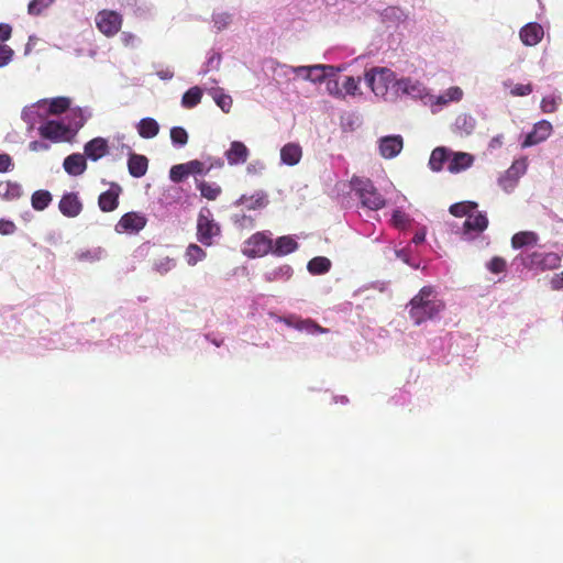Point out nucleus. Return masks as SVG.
<instances>
[{
    "label": "nucleus",
    "mask_w": 563,
    "mask_h": 563,
    "mask_svg": "<svg viewBox=\"0 0 563 563\" xmlns=\"http://www.w3.org/2000/svg\"><path fill=\"white\" fill-rule=\"evenodd\" d=\"M90 117L88 109H71L63 120L46 119L40 125L38 133L52 142L70 141Z\"/></svg>",
    "instance_id": "1"
},
{
    "label": "nucleus",
    "mask_w": 563,
    "mask_h": 563,
    "mask_svg": "<svg viewBox=\"0 0 563 563\" xmlns=\"http://www.w3.org/2000/svg\"><path fill=\"white\" fill-rule=\"evenodd\" d=\"M46 119L49 115H57L69 109L70 100L66 97H57L53 99H42Z\"/></svg>",
    "instance_id": "30"
},
{
    "label": "nucleus",
    "mask_w": 563,
    "mask_h": 563,
    "mask_svg": "<svg viewBox=\"0 0 563 563\" xmlns=\"http://www.w3.org/2000/svg\"><path fill=\"white\" fill-rule=\"evenodd\" d=\"M107 256V252L101 246L79 249L75 252V258L80 263L95 264Z\"/></svg>",
    "instance_id": "24"
},
{
    "label": "nucleus",
    "mask_w": 563,
    "mask_h": 563,
    "mask_svg": "<svg viewBox=\"0 0 563 563\" xmlns=\"http://www.w3.org/2000/svg\"><path fill=\"white\" fill-rule=\"evenodd\" d=\"M360 82L361 78L345 76L341 85L342 100H344L346 97H361L362 91L360 88Z\"/></svg>",
    "instance_id": "35"
},
{
    "label": "nucleus",
    "mask_w": 563,
    "mask_h": 563,
    "mask_svg": "<svg viewBox=\"0 0 563 563\" xmlns=\"http://www.w3.org/2000/svg\"><path fill=\"white\" fill-rule=\"evenodd\" d=\"M302 156L301 146L297 143H287L280 148V162L284 165L295 166Z\"/></svg>",
    "instance_id": "28"
},
{
    "label": "nucleus",
    "mask_w": 563,
    "mask_h": 563,
    "mask_svg": "<svg viewBox=\"0 0 563 563\" xmlns=\"http://www.w3.org/2000/svg\"><path fill=\"white\" fill-rule=\"evenodd\" d=\"M221 233L220 225L214 221L208 208H201L197 219V239L206 246L213 243V239Z\"/></svg>",
    "instance_id": "5"
},
{
    "label": "nucleus",
    "mask_w": 563,
    "mask_h": 563,
    "mask_svg": "<svg viewBox=\"0 0 563 563\" xmlns=\"http://www.w3.org/2000/svg\"><path fill=\"white\" fill-rule=\"evenodd\" d=\"M476 123V119L473 115L461 113L454 120L452 132L462 137L468 136L474 132Z\"/></svg>",
    "instance_id": "22"
},
{
    "label": "nucleus",
    "mask_w": 563,
    "mask_h": 563,
    "mask_svg": "<svg viewBox=\"0 0 563 563\" xmlns=\"http://www.w3.org/2000/svg\"><path fill=\"white\" fill-rule=\"evenodd\" d=\"M550 286L552 290H563V272L552 276Z\"/></svg>",
    "instance_id": "63"
},
{
    "label": "nucleus",
    "mask_w": 563,
    "mask_h": 563,
    "mask_svg": "<svg viewBox=\"0 0 563 563\" xmlns=\"http://www.w3.org/2000/svg\"><path fill=\"white\" fill-rule=\"evenodd\" d=\"M29 148L32 152H44L49 148V144L45 141H32L29 144Z\"/></svg>",
    "instance_id": "64"
},
{
    "label": "nucleus",
    "mask_w": 563,
    "mask_h": 563,
    "mask_svg": "<svg viewBox=\"0 0 563 563\" xmlns=\"http://www.w3.org/2000/svg\"><path fill=\"white\" fill-rule=\"evenodd\" d=\"M284 321L289 325V327H294L300 331H303L308 334H311V335H317V334H320V333H325L328 332V329H324L322 327H320L319 324L310 321V320H297L296 322H292L290 320H287V319H284Z\"/></svg>",
    "instance_id": "36"
},
{
    "label": "nucleus",
    "mask_w": 563,
    "mask_h": 563,
    "mask_svg": "<svg viewBox=\"0 0 563 563\" xmlns=\"http://www.w3.org/2000/svg\"><path fill=\"white\" fill-rule=\"evenodd\" d=\"M364 80L376 97L386 98L389 89L395 92V82L398 78L387 67H372L365 71Z\"/></svg>",
    "instance_id": "3"
},
{
    "label": "nucleus",
    "mask_w": 563,
    "mask_h": 563,
    "mask_svg": "<svg viewBox=\"0 0 563 563\" xmlns=\"http://www.w3.org/2000/svg\"><path fill=\"white\" fill-rule=\"evenodd\" d=\"M560 264L561 256L554 252H533L529 254L527 260L525 261V265L527 267L540 271H552L558 268Z\"/></svg>",
    "instance_id": "11"
},
{
    "label": "nucleus",
    "mask_w": 563,
    "mask_h": 563,
    "mask_svg": "<svg viewBox=\"0 0 563 563\" xmlns=\"http://www.w3.org/2000/svg\"><path fill=\"white\" fill-rule=\"evenodd\" d=\"M137 133L143 139H153L159 132V124L153 118H144L136 125Z\"/></svg>",
    "instance_id": "34"
},
{
    "label": "nucleus",
    "mask_w": 563,
    "mask_h": 563,
    "mask_svg": "<svg viewBox=\"0 0 563 563\" xmlns=\"http://www.w3.org/2000/svg\"><path fill=\"white\" fill-rule=\"evenodd\" d=\"M538 241L536 233L526 231L516 233L511 239V245L514 249H520L527 245H534Z\"/></svg>",
    "instance_id": "45"
},
{
    "label": "nucleus",
    "mask_w": 563,
    "mask_h": 563,
    "mask_svg": "<svg viewBox=\"0 0 563 563\" xmlns=\"http://www.w3.org/2000/svg\"><path fill=\"white\" fill-rule=\"evenodd\" d=\"M346 70L345 65L340 66H333L332 70L328 74V78L324 80L323 84H325V92L335 98L342 100V91H341V85L342 81H340L339 74L341 71Z\"/></svg>",
    "instance_id": "19"
},
{
    "label": "nucleus",
    "mask_w": 563,
    "mask_h": 563,
    "mask_svg": "<svg viewBox=\"0 0 563 563\" xmlns=\"http://www.w3.org/2000/svg\"><path fill=\"white\" fill-rule=\"evenodd\" d=\"M544 36V29L537 22H529L519 30V38L525 46H537Z\"/></svg>",
    "instance_id": "14"
},
{
    "label": "nucleus",
    "mask_w": 563,
    "mask_h": 563,
    "mask_svg": "<svg viewBox=\"0 0 563 563\" xmlns=\"http://www.w3.org/2000/svg\"><path fill=\"white\" fill-rule=\"evenodd\" d=\"M477 208V203L473 201H462L454 203L450 207L451 214L455 217L470 216L472 212H475Z\"/></svg>",
    "instance_id": "47"
},
{
    "label": "nucleus",
    "mask_w": 563,
    "mask_h": 563,
    "mask_svg": "<svg viewBox=\"0 0 563 563\" xmlns=\"http://www.w3.org/2000/svg\"><path fill=\"white\" fill-rule=\"evenodd\" d=\"M185 166L188 170V174H198V175L207 174L205 163H202L198 159H194L188 163H185Z\"/></svg>",
    "instance_id": "58"
},
{
    "label": "nucleus",
    "mask_w": 563,
    "mask_h": 563,
    "mask_svg": "<svg viewBox=\"0 0 563 563\" xmlns=\"http://www.w3.org/2000/svg\"><path fill=\"white\" fill-rule=\"evenodd\" d=\"M43 104L45 103L38 100L22 110L21 118L29 125L30 130L34 128L37 121L44 122L46 120Z\"/></svg>",
    "instance_id": "20"
},
{
    "label": "nucleus",
    "mask_w": 563,
    "mask_h": 563,
    "mask_svg": "<svg viewBox=\"0 0 563 563\" xmlns=\"http://www.w3.org/2000/svg\"><path fill=\"white\" fill-rule=\"evenodd\" d=\"M551 131H552V125L550 122H548L545 120L538 122L534 125L533 131L530 132L526 136V139L522 143V146L529 147V146H532V145H536L538 143L545 141L550 136Z\"/></svg>",
    "instance_id": "18"
},
{
    "label": "nucleus",
    "mask_w": 563,
    "mask_h": 563,
    "mask_svg": "<svg viewBox=\"0 0 563 563\" xmlns=\"http://www.w3.org/2000/svg\"><path fill=\"white\" fill-rule=\"evenodd\" d=\"M332 67L333 65L325 64L310 65V82L314 85L323 84Z\"/></svg>",
    "instance_id": "41"
},
{
    "label": "nucleus",
    "mask_w": 563,
    "mask_h": 563,
    "mask_svg": "<svg viewBox=\"0 0 563 563\" xmlns=\"http://www.w3.org/2000/svg\"><path fill=\"white\" fill-rule=\"evenodd\" d=\"M298 247L297 242L291 236H282L276 240L275 246L272 247L274 254L278 256L287 255Z\"/></svg>",
    "instance_id": "39"
},
{
    "label": "nucleus",
    "mask_w": 563,
    "mask_h": 563,
    "mask_svg": "<svg viewBox=\"0 0 563 563\" xmlns=\"http://www.w3.org/2000/svg\"><path fill=\"white\" fill-rule=\"evenodd\" d=\"M527 161L525 158L517 159L512 165L498 178V185L505 192H511L520 179L527 172Z\"/></svg>",
    "instance_id": "10"
},
{
    "label": "nucleus",
    "mask_w": 563,
    "mask_h": 563,
    "mask_svg": "<svg viewBox=\"0 0 563 563\" xmlns=\"http://www.w3.org/2000/svg\"><path fill=\"white\" fill-rule=\"evenodd\" d=\"M330 260L323 256L313 257L307 265V269L313 275L324 274L330 269Z\"/></svg>",
    "instance_id": "44"
},
{
    "label": "nucleus",
    "mask_w": 563,
    "mask_h": 563,
    "mask_svg": "<svg viewBox=\"0 0 563 563\" xmlns=\"http://www.w3.org/2000/svg\"><path fill=\"white\" fill-rule=\"evenodd\" d=\"M395 95L398 97L407 96L413 100H420L424 106H427L430 90L418 79L401 77L398 78L397 82H395Z\"/></svg>",
    "instance_id": "6"
},
{
    "label": "nucleus",
    "mask_w": 563,
    "mask_h": 563,
    "mask_svg": "<svg viewBox=\"0 0 563 563\" xmlns=\"http://www.w3.org/2000/svg\"><path fill=\"white\" fill-rule=\"evenodd\" d=\"M233 219L234 223L242 229L253 227V219L246 214H235Z\"/></svg>",
    "instance_id": "61"
},
{
    "label": "nucleus",
    "mask_w": 563,
    "mask_h": 563,
    "mask_svg": "<svg viewBox=\"0 0 563 563\" xmlns=\"http://www.w3.org/2000/svg\"><path fill=\"white\" fill-rule=\"evenodd\" d=\"M234 205L244 206L247 210L263 209L268 205L267 194L263 190H258L251 196L243 195L234 202Z\"/></svg>",
    "instance_id": "21"
},
{
    "label": "nucleus",
    "mask_w": 563,
    "mask_h": 563,
    "mask_svg": "<svg viewBox=\"0 0 563 563\" xmlns=\"http://www.w3.org/2000/svg\"><path fill=\"white\" fill-rule=\"evenodd\" d=\"M175 266H176V261L168 256L157 258L153 264L154 271H156L161 275L167 274L173 268H175Z\"/></svg>",
    "instance_id": "50"
},
{
    "label": "nucleus",
    "mask_w": 563,
    "mask_h": 563,
    "mask_svg": "<svg viewBox=\"0 0 563 563\" xmlns=\"http://www.w3.org/2000/svg\"><path fill=\"white\" fill-rule=\"evenodd\" d=\"M120 191V186L112 185L109 190L102 192L98 200L100 209L104 212L113 211L118 207Z\"/></svg>",
    "instance_id": "29"
},
{
    "label": "nucleus",
    "mask_w": 563,
    "mask_h": 563,
    "mask_svg": "<svg viewBox=\"0 0 563 563\" xmlns=\"http://www.w3.org/2000/svg\"><path fill=\"white\" fill-rule=\"evenodd\" d=\"M98 30L106 36L115 35L122 25V15L112 10H102L95 18Z\"/></svg>",
    "instance_id": "9"
},
{
    "label": "nucleus",
    "mask_w": 563,
    "mask_h": 563,
    "mask_svg": "<svg viewBox=\"0 0 563 563\" xmlns=\"http://www.w3.org/2000/svg\"><path fill=\"white\" fill-rule=\"evenodd\" d=\"M488 225V219L484 213L472 212L464 222L463 236L465 240H472L482 233Z\"/></svg>",
    "instance_id": "15"
},
{
    "label": "nucleus",
    "mask_w": 563,
    "mask_h": 563,
    "mask_svg": "<svg viewBox=\"0 0 563 563\" xmlns=\"http://www.w3.org/2000/svg\"><path fill=\"white\" fill-rule=\"evenodd\" d=\"M504 88H510V95L512 97H525L532 92V85L531 84H516L514 85L510 79H506L503 81Z\"/></svg>",
    "instance_id": "48"
},
{
    "label": "nucleus",
    "mask_w": 563,
    "mask_h": 563,
    "mask_svg": "<svg viewBox=\"0 0 563 563\" xmlns=\"http://www.w3.org/2000/svg\"><path fill=\"white\" fill-rule=\"evenodd\" d=\"M445 305L432 286H424L409 302V316L416 325L433 320L444 310Z\"/></svg>",
    "instance_id": "2"
},
{
    "label": "nucleus",
    "mask_w": 563,
    "mask_h": 563,
    "mask_svg": "<svg viewBox=\"0 0 563 563\" xmlns=\"http://www.w3.org/2000/svg\"><path fill=\"white\" fill-rule=\"evenodd\" d=\"M222 62V55L219 52L213 49L207 53V58L203 65L201 66L200 74L206 75L212 70H218L220 68Z\"/></svg>",
    "instance_id": "43"
},
{
    "label": "nucleus",
    "mask_w": 563,
    "mask_h": 563,
    "mask_svg": "<svg viewBox=\"0 0 563 563\" xmlns=\"http://www.w3.org/2000/svg\"><path fill=\"white\" fill-rule=\"evenodd\" d=\"M250 155L247 146L240 141H233L230 143V147L224 152V156L230 166H236L244 164Z\"/></svg>",
    "instance_id": "16"
},
{
    "label": "nucleus",
    "mask_w": 563,
    "mask_h": 563,
    "mask_svg": "<svg viewBox=\"0 0 563 563\" xmlns=\"http://www.w3.org/2000/svg\"><path fill=\"white\" fill-rule=\"evenodd\" d=\"M411 219L410 217L402 210V207H397L391 217V223L398 228L404 229L410 223Z\"/></svg>",
    "instance_id": "51"
},
{
    "label": "nucleus",
    "mask_w": 563,
    "mask_h": 563,
    "mask_svg": "<svg viewBox=\"0 0 563 563\" xmlns=\"http://www.w3.org/2000/svg\"><path fill=\"white\" fill-rule=\"evenodd\" d=\"M15 224L12 221L1 219L0 220V234L11 235L15 232Z\"/></svg>",
    "instance_id": "62"
},
{
    "label": "nucleus",
    "mask_w": 563,
    "mask_h": 563,
    "mask_svg": "<svg viewBox=\"0 0 563 563\" xmlns=\"http://www.w3.org/2000/svg\"><path fill=\"white\" fill-rule=\"evenodd\" d=\"M377 145L380 156L391 159L401 152L404 140L401 135H386L378 139Z\"/></svg>",
    "instance_id": "13"
},
{
    "label": "nucleus",
    "mask_w": 563,
    "mask_h": 563,
    "mask_svg": "<svg viewBox=\"0 0 563 563\" xmlns=\"http://www.w3.org/2000/svg\"><path fill=\"white\" fill-rule=\"evenodd\" d=\"M294 269L289 265H280L265 272L264 279L268 283L287 282L291 278Z\"/></svg>",
    "instance_id": "32"
},
{
    "label": "nucleus",
    "mask_w": 563,
    "mask_h": 563,
    "mask_svg": "<svg viewBox=\"0 0 563 563\" xmlns=\"http://www.w3.org/2000/svg\"><path fill=\"white\" fill-rule=\"evenodd\" d=\"M55 0H31L27 5L30 15H40L45 9L49 8Z\"/></svg>",
    "instance_id": "53"
},
{
    "label": "nucleus",
    "mask_w": 563,
    "mask_h": 563,
    "mask_svg": "<svg viewBox=\"0 0 563 563\" xmlns=\"http://www.w3.org/2000/svg\"><path fill=\"white\" fill-rule=\"evenodd\" d=\"M282 69H284V74L287 75L289 73L295 74L297 77L310 81V65L308 66H286L283 65Z\"/></svg>",
    "instance_id": "54"
},
{
    "label": "nucleus",
    "mask_w": 563,
    "mask_h": 563,
    "mask_svg": "<svg viewBox=\"0 0 563 563\" xmlns=\"http://www.w3.org/2000/svg\"><path fill=\"white\" fill-rule=\"evenodd\" d=\"M13 56L14 51L10 46L0 44V68L9 65L13 59Z\"/></svg>",
    "instance_id": "57"
},
{
    "label": "nucleus",
    "mask_w": 563,
    "mask_h": 563,
    "mask_svg": "<svg viewBox=\"0 0 563 563\" xmlns=\"http://www.w3.org/2000/svg\"><path fill=\"white\" fill-rule=\"evenodd\" d=\"M265 169V164L262 161H253L246 166L247 174L258 175Z\"/></svg>",
    "instance_id": "60"
},
{
    "label": "nucleus",
    "mask_w": 563,
    "mask_h": 563,
    "mask_svg": "<svg viewBox=\"0 0 563 563\" xmlns=\"http://www.w3.org/2000/svg\"><path fill=\"white\" fill-rule=\"evenodd\" d=\"M170 140L174 145L183 147L188 142V133L181 126H174L170 130Z\"/></svg>",
    "instance_id": "52"
},
{
    "label": "nucleus",
    "mask_w": 563,
    "mask_h": 563,
    "mask_svg": "<svg viewBox=\"0 0 563 563\" xmlns=\"http://www.w3.org/2000/svg\"><path fill=\"white\" fill-rule=\"evenodd\" d=\"M58 208L64 216L74 218L80 213L82 206L78 196L74 192H69L62 197Z\"/></svg>",
    "instance_id": "23"
},
{
    "label": "nucleus",
    "mask_w": 563,
    "mask_h": 563,
    "mask_svg": "<svg viewBox=\"0 0 563 563\" xmlns=\"http://www.w3.org/2000/svg\"><path fill=\"white\" fill-rule=\"evenodd\" d=\"M65 172L70 176H79L87 168V162L84 154L75 153L68 155L63 163Z\"/></svg>",
    "instance_id": "26"
},
{
    "label": "nucleus",
    "mask_w": 563,
    "mask_h": 563,
    "mask_svg": "<svg viewBox=\"0 0 563 563\" xmlns=\"http://www.w3.org/2000/svg\"><path fill=\"white\" fill-rule=\"evenodd\" d=\"M203 91L200 87L194 86L189 88L181 97V107L185 109H192L197 107L202 99Z\"/></svg>",
    "instance_id": "37"
},
{
    "label": "nucleus",
    "mask_w": 563,
    "mask_h": 563,
    "mask_svg": "<svg viewBox=\"0 0 563 563\" xmlns=\"http://www.w3.org/2000/svg\"><path fill=\"white\" fill-rule=\"evenodd\" d=\"M474 156L466 152L450 151V163L448 170L452 174H459L468 169L474 163Z\"/></svg>",
    "instance_id": "17"
},
{
    "label": "nucleus",
    "mask_w": 563,
    "mask_h": 563,
    "mask_svg": "<svg viewBox=\"0 0 563 563\" xmlns=\"http://www.w3.org/2000/svg\"><path fill=\"white\" fill-rule=\"evenodd\" d=\"M188 175L185 164L174 165L169 170V178L175 183L181 181Z\"/></svg>",
    "instance_id": "56"
},
{
    "label": "nucleus",
    "mask_w": 563,
    "mask_h": 563,
    "mask_svg": "<svg viewBox=\"0 0 563 563\" xmlns=\"http://www.w3.org/2000/svg\"><path fill=\"white\" fill-rule=\"evenodd\" d=\"M207 256L205 250L199 245L191 243L187 246L185 252V260L189 266H195L199 262L203 261Z\"/></svg>",
    "instance_id": "42"
},
{
    "label": "nucleus",
    "mask_w": 563,
    "mask_h": 563,
    "mask_svg": "<svg viewBox=\"0 0 563 563\" xmlns=\"http://www.w3.org/2000/svg\"><path fill=\"white\" fill-rule=\"evenodd\" d=\"M148 161L145 156L131 154L128 161V168L131 176L140 178L147 172Z\"/></svg>",
    "instance_id": "33"
},
{
    "label": "nucleus",
    "mask_w": 563,
    "mask_h": 563,
    "mask_svg": "<svg viewBox=\"0 0 563 563\" xmlns=\"http://www.w3.org/2000/svg\"><path fill=\"white\" fill-rule=\"evenodd\" d=\"M351 187L355 191V195L363 207L371 210H379L385 207L386 200L376 190L369 179L353 177L351 180Z\"/></svg>",
    "instance_id": "4"
},
{
    "label": "nucleus",
    "mask_w": 563,
    "mask_h": 563,
    "mask_svg": "<svg viewBox=\"0 0 563 563\" xmlns=\"http://www.w3.org/2000/svg\"><path fill=\"white\" fill-rule=\"evenodd\" d=\"M85 156L96 162L108 154V142L103 137H95L85 147Z\"/></svg>",
    "instance_id": "25"
},
{
    "label": "nucleus",
    "mask_w": 563,
    "mask_h": 563,
    "mask_svg": "<svg viewBox=\"0 0 563 563\" xmlns=\"http://www.w3.org/2000/svg\"><path fill=\"white\" fill-rule=\"evenodd\" d=\"M233 21L234 13L227 10L218 9L211 14V23L216 32L228 30L232 25Z\"/></svg>",
    "instance_id": "31"
},
{
    "label": "nucleus",
    "mask_w": 563,
    "mask_h": 563,
    "mask_svg": "<svg viewBox=\"0 0 563 563\" xmlns=\"http://www.w3.org/2000/svg\"><path fill=\"white\" fill-rule=\"evenodd\" d=\"M486 268L493 274H500L506 269V261L503 257L495 256L486 263Z\"/></svg>",
    "instance_id": "55"
},
{
    "label": "nucleus",
    "mask_w": 563,
    "mask_h": 563,
    "mask_svg": "<svg viewBox=\"0 0 563 563\" xmlns=\"http://www.w3.org/2000/svg\"><path fill=\"white\" fill-rule=\"evenodd\" d=\"M147 219L140 212H128L115 224L118 233L135 234L146 225Z\"/></svg>",
    "instance_id": "12"
},
{
    "label": "nucleus",
    "mask_w": 563,
    "mask_h": 563,
    "mask_svg": "<svg viewBox=\"0 0 563 563\" xmlns=\"http://www.w3.org/2000/svg\"><path fill=\"white\" fill-rule=\"evenodd\" d=\"M272 247L271 235L266 232H257L244 242L242 252L249 257H261L272 251Z\"/></svg>",
    "instance_id": "7"
},
{
    "label": "nucleus",
    "mask_w": 563,
    "mask_h": 563,
    "mask_svg": "<svg viewBox=\"0 0 563 563\" xmlns=\"http://www.w3.org/2000/svg\"><path fill=\"white\" fill-rule=\"evenodd\" d=\"M450 148L444 146L435 147L429 158V167L432 172H441L444 167L448 168L450 163Z\"/></svg>",
    "instance_id": "27"
},
{
    "label": "nucleus",
    "mask_w": 563,
    "mask_h": 563,
    "mask_svg": "<svg viewBox=\"0 0 563 563\" xmlns=\"http://www.w3.org/2000/svg\"><path fill=\"white\" fill-rule=\"evenodd\" d=\"M198 188L200 190L201 196L207 198L208 200H216L218 196L221 194L220 186L214 183L201 181L198 185Z\"/></svg>",
    "instance_id": "49"
},
{
    "label": "nucleus",
    "mask_w": 563,
    "mask_h": 563,
    "mask_svg": "<svg viewBox=\"0 0 563 563\" xmlns=\"http://www.w3.org/2000/svg\"><path fill=\"white\" fill-rule=\"evenodd\" d=\"M210 96L212 97L216 104L225 113H229L233 100L231 96L227 95L222 88H211L209 90Z\"/></svg>",
    "instance_id": "38"
},
{
    "label": "nucleus",
    "mask_w": 563,
    "mask_h": 563,
    "mask_svg": "<svg viewBox=\"0 0 563 563\" xmlns=\"http://www.w3.org/2000/svg\"><path fill=\"white\" fill-rule=\"evenodd\" d=\"M22 195V188L18 183L14 181H1L0 183V197L5 200L18 199Z\"/></svg>",
    "instance_id": "40"
},
{
    "label": "nucleus",
    "mask_w": 563,
    "mask_h": 563,
    "mask_svg": "<svg viewBox=\"0 0 563 563\" xmlns=\"http://www.w3.org/2000/svg\"><path fill=\"white\" fill-rule=\"evenodd\" d=\"M52 201V195L47 190H37L32 195V207L35 210H44Z\"/></svg>",
    "instance_id": "46"
},
{
    "label": "nucleus",
    "mask_w": 563,
    "mask_h": 563,
    "mask_svg": "<svg viewBox=\"0 0 563 563\" xmlns=\"http://www.w3.org/2000/svg\"><path fill=\"white\" fill-rule=\"evenodd\" d=\"M463 96V90L457 86H453L442 91L439 96L430 93L427 106L430 108L431 112L435 114L450 103L460 102Z\"/></svg>",
    "instance_id": "8"
},
{
    "label": "nucleus",
    "mask_w": 563,
    "mask_h": 563,
    "mask_svg": "<svg viewBox=\"0 0 563 563\" xmlns=\"http://www.w3.org/2000/svg\"><path fill=\"white\" fill-rule=\"evenodd\" d=\"M541 109L543 112L551 113L556 110V100L554 97H545L541 101Z\"/></svg>",
    "instance_id": "59"
}]
</instances>
